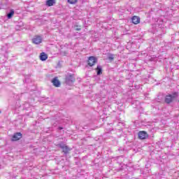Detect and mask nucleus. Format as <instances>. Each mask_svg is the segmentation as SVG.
<instances>
[{
    "mask_svg": "<svg viewBox=\"0 0 179 179\" xmlns=\"http://www.w3.org/2000/svg\"><path fill=\"white\" fill-rule=\"evenodd\" d=\"M56 146L62 150V153H64V156H68V155H69V152L72 150L71 148H69V147L62 141L56 144Z\"/></svg>",
    "mask_w": 179,
    "mask_h": 179,
    "instance_id": "f257e3e1",
    "label": "nucleus"
},
{
    "mask_svg": "<svg viewBox=\"0 0 179 179\" xmlns=\"http://www.w3.org/2000/svg\"><path fill=\"white\" fill-rule=\"evenodd\" d=\"M177 97H178V92H175L172 94L166 95L164 101L166 103V104H170L171 103H173V101H174Z\"/></svg>",
    "mask_w": 179,
    "mask_h": 179,
    "instance_id": "f03ea898",
    "label": "nucleus"
},
{
    "mask_svg": "<svg viewBox=\"0 0 179 179\" xmlns=\"http://www.w3.org/2000/svg\"><path fill=\"white\" fill-rule=\"evenodd\" d=\"M75 80L76 79L73 74H69L66 76L65 82L69 86H72Z\"/></svg>",
    "mask_w": 179,
    "mask_h": 179,
    "instance_id": "7ed1b4c3",
    "label": "nucleus"
},
{
    "mask_svg": "<svg viewBox=\"0 0 179 179\" xmlns=\"http://www.w3.org/2000/svg\"><path fill=\"white\" fill-rule=\"evenodd\" d=\"M89 66H94L95 64H97V57L94 56H90L87 60Z\"/></svg>",
    "mask_w": 179,
    "mask_h": 179,
    "instance_id": "20e7f679",
    "label": "nucleus"
},
{
    "mask_svg": "<svg viewBox=\"0 0 179 179\" xmlns=\"http://www.w3.org/2000/svg\"><path fill=\"white\" fill-rule=\"evenodd\" d=\"M22 138H23V134L20 132H17L13 135L11 141L13 142H16V141H19L22 139Z\"/></svg>",
    "mask_w": 179,
    "mask_h": 179,
    "instance_id": "39448f33",
    "label": "nucleus"
},
{
    "mask_svg": "<svg viewBox=\"0 0 179 179\" xmlns=\"http://www.w3.org/2000/svg\"><path fill=\"white\" fill-rule=\"evenodd\" d=\"M138 138L141 140L148 139L149 134L145 131H141L138 132Z\"/></svg>",
    "mask_w": 179,
    "mask_h": 179,
    "instance_id": "423d86ee",
    "label": "nucleus"
},
{
    "mask_svg": "<svg viewBox=\"0 0 179 179\" xmlns=\"http://www.w3.org/2000/svg\"><path fill=\"white\" fill-rule=\"evenodd\" d=\"M32 43H34V44H41V43H43V38H41V36H36L32 38Z\"/></svg>",
    "mask_w": 179,
    "mask_h": 179,
    "instance_id": "0eeeda50",
    "label": "nucleus"
},
{
    "mask_svg": "<svg viewBox=\"0 0 179 179\" xmlns=\"http://www.w3.org/2000/svg\"><path fill=\"white\" fill-rule=\"evenodd\" d=\"M52 83L55 87H59V86H61V82L58 80V77H55L52 80Z\"/></svg>",
    "mask_w": 179,
    "mask_h": 179,
    "instance_id": "6e6552de",
    "label": "nucleus"
},
{
    "mask_svg": "<svg viewBox=\"0 0 179 179\" xmlns=\"http://www.w3.org/2000/svg\"><path fill=\"white\" fill-rule=\"evenodd\" d=\"M131 22L134 24H139V23H141V17L136 15L133 16L131 17Z\"/></svg>",
    "mask_w": 179,
    "mask_h": 179,
    "instance_id": "1a4fd4ad",
    "label": "nucleus"
},
{
    "mask_svg": "<svg viewBox=\"0 0 179 179\" xmlns=\"http://www.w3.org/2000/svg\"><path fill=\"white\" fill-rule=\"evenodd\" d=\"M39 58L41 61H47V59H48V55L45 52H41Z\"/></svg>",
    "mask_w": 179,
    "mask_h": 179,
    "instance_id": "9d476101",
    "label": "nucleus"
},
{
    "mask_svg": "<svg viewBox=\"0 0 179 179\" xmlns=\"http://www.w3.org/2000/svg\"><path fill=\"white\" fill-rule=\"evenodd\" d=\"M96 75L98 76H100V75L103 73V67H101V66L100 65H98L96 66Z\"/></svg>",
    "mask_w": 179,
    "mask_h": 179,
    "instance_id": "9b49d317",
    "label": "nucleus"
},
{
    "mask_svg": "<svg viewBox=\"0 0 179 179\" xmlns=\"http://www.w3.org/2000/svg\"><path fill=\"white\" fill-rule=\"evenodd\" d=\"M55 3V0H47L45 5L46 6H54Z\"/></svg>",
    "mask_w": 179,
    "mask_h": 179,
    "instance_id": "f8f14e48",
    "label": "nucleus"
},
{
    "mask_svg": "<svg viewBox=\"0 0 179 179\" xmlns=\"http://www.w3.org/2000/svg\"><path fill=\"white\" fill-rule=\"evenodd\" d=\"M13 15H15V10L13 9H11L8 13H7V18L8 19H12L13 17Z\"/></svg>",
    "mask_w": 179,
    "mask_h": 179,
    "instance_id": "ddd939ff",
    "label": "nucleus"
},
{
    "mask_svg": "<svg viewBox=\"0 0 179 179\" xmlns=\"http://www.w3.org/2000/svg\"><path fill=\"white\" fill-rule=\"evenodd\" d=\"M107 58L110 62H113L114 61V59L115 58V55H113L111 53L108 54Z\"/></svg>",
    "mask_w": 179,
    "mask_h": 179,
    "instance_id": "4468645a",
    "label": "nucleus"
},
{
    "mask_svg": "<svg viewBox=\"0 0 179 179\" xmlns=\"http://www.w3.org/2000/svg\"><path fill=\"white\" fill-rule=\"evenodd\" d=\"M24 111H29L25 113V115H31V108H24Z\"/></svg>",
    "mask_w": 179,
    "mask_h": 179,
    "instance_id": "2eb2a0df",
    "label": "nucleus"
},
{
    "mask_svg": "<svg viewBox=\"0 0 179 179\" xmlns=\"http://www.w3.org/2000/svg\"><path fill=\"white\" fill-rule=\"evenodd\" d=\"M1 51H4L5 53L3 52V54L6 58H8V51L6 50V48L3 47Z\"/></svg>",
    "mask_w": 179,
    "mask_h": 179,
    "instance_id": "dca6fc26",
    "label": "nucleus"
},
{
    "mask_svg": "<svg viewBox=\"0 0 179 179\" xmlns=\"http://www.w3.org/2000/svg\"><path fill=\"white\" fill-rule=\"evenodd\" d=\"M67 1L71 5H75V3H78V0H67Z\"/></svg>",
    "mask_w": 179,
    "mask_h": 179,
    "instance_id": "f3484780",
    "label": "nucleus"
},
{
    "mask_svg": "<svg viewBox=\"0 0 179 179\" xmlns=\"http://www.w3.org/2000/svg\"><path fill=\"white\" fill-rule=\"evenodd\" d=\"M29 79H30V76H25V80H24V83H27V80H29Z\"/></svg>",
    "mask_w": 179,
    "mask_h": 179,
    "instance_id": "a211bd4d",
    "label": "nucleus"
},
{
    "mask_svg": "<svg viewBox=\"0 0 179 179\" xmlns=\"http://www.w3.org/2000/svg\"><path fill=\"white\" fill-rule=\"evenodd\" d=\"M52 123L53 124V127H57L59 124L58 121H56V122H52Z\"/></svg>",
    "mask_w": 179,
    "mask_h": 179,
    "instance_id": "6ab92c4d",
    "label": "nucleus"
},
{
    "mask_svg": "<svg viewBox=\"0 0 179 179\" xmlns=\"http://www.w3.org/2000/svg\"><path fill=\"white\" fill-rule=\"evenodd\" d=\"M24 51L25 52H27L30 51V48H24Z\"/></svg>",
    "mask_w": 179,
    "mask_h": 179,
    "instance_id": "aec40b11",
    "label": "nucleus"
},
{
    "mask_svg": "<svg viewBox=\"0 0 179 179\" xmlns=\"http://www.w3.org/2000/svg\"><path fill=\"white\" fill-rule=\"evenodd\" d=\"M134 87H135V89H136V90H138V89H140V87H141V85H134Z\"/></svg>",
    "mask_w": 179,
    "mask_h": 179,
    "instance_id": "412c9836",
    "label": "nucleus"
},
{
    "mask_svg": "<svg viewBox=\"0 0 179 179\" xmlns=\"http://www.w3.org/2000/svg\"><path fill=\"white\" fill-rule=\"evenodd\" d=\"M122 150H125V149H124V148H120L118 149V151H119V152H121V151H122Z\"/></svg>",
    "mask_w": 179,
    "mask_h": 179,
    "instance_id": "4be33fe9",
    "label": "nucleus"
},
{
    "mask_svg": "<svg viewBox=\"0 0 179 179\" xmlns=\"http://www.w3.org/2000/svg\"><path fill=\"white\" fill-rule=\"evenodd\" d=\"M135 103H136H136H139V101H134L131 102V104H135Z\"/></svg>",
    "mask_w": 179,
    "mask_h": 179,
    "instance_id": "5701e85b",
    "label": "nucleus"
},
{
    "mask_svg": "<svg viewBox=\"0 0 179 179\" xmlns=\"http://www.w3.org/2000/svg\"><path fill=\"white\" fill-rule=\"evenodd\" d=\"M58 129H59V131H61V130L64 129V127H58Z\"/></svg>",
    "mask_w": 179,
    "mask_h": 179,
    "instance_id": "b1692460",
    "label": "nucleus"
},
{
    "mask_svg": "<svg viewBox=\"0 0 179 179\" xmlns=\"http://www.w3.org/2000/svg\"><path fill=\"white\" fill-rule=\"evenodd\" d=\"M76 30L77 31H80V28H76Z\"/></svg>",
    "mask_w": 179,
    "mask_h": 179,
    "instance_id": "393cba45",
    "label": "nucleus"
},
{
    "mask_svg": "<svg viewBox=\"0 0 179 179\" xmlns=\"http://www.w3.org/2000/svg\"><path fill=\"white\" fill-rule=\"evenodd\" d=\"M0 113H1V110H0Z\"/></svg>",
    "mask_w": 179,
    "mask_h": 179,
    "instance_id": "a878e982",
    "label": "nucleus"
}]
</instances>
